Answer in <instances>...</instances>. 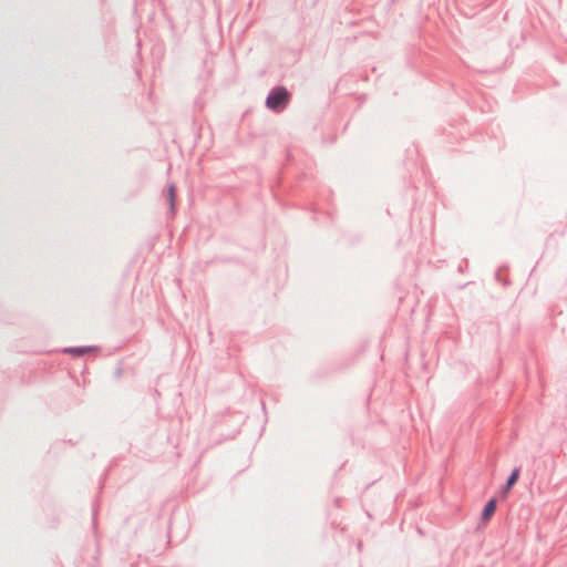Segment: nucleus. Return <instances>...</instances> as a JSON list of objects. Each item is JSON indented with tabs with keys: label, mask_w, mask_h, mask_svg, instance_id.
Returning <instances> with one entry per match:
<instances>
[{
	"label": "nucleus",
	"mask_w": 567,
	"mask_h": 567,
	"mask_svg": "<svg viewBox=\"0 0 567 567\" xmlns=\"http://www.w3.org/2000/svg\"><path fill=\"white\" fill-rule=\"evenodd\" d=\"M289 99L288 92L284 87H277L267 97V106L271 110L284 107Z\"/></svg>",
	"instance_id": "1"
},
{
	"label": "nucleus",
	"mask_w": 567,
	"mask_h": 567,
	"mask_svg": "<svg viewBox=\"0 0 567 567\" xmlns=\"http://www.w3.org/2000/svg\"><path fill=\"white\" fill-rule=\"evenodd\" d=\"M496 511V501L493 498V499H489L487 502V504L485 505V508L483 511V519L484 520H488L495 513Z\"/></svg>",
	"instance_id": "2"
},
{
	"label": "nucleus",
	"mask_w": 567,
	"mask_h": 567,
	"mask_svg": "<svg viewBox=\"0 0 567 567\" xmlns=\"http://www.w3.org/2000/svg\"><path fill=\"white\" fill-rule=\"evenodd\" d=\"M518 476H519V468H515L507 480V483L504 487V494H506L516 484Z\"/></svg>",
	"instance_id": "3"
},
{
	"label": "nucleus",
	"mask_w": 567,
	"mask_h": 567,
	"mask_svg": "<svg viewBox=\"0 0 567 567\" xmlns=\"http://www.w3.org/2000/svg\"><path fill=\"white\" fill-rule=\"evenodd\" d=\"M168 196H169L171 206L173 207L175 204V198H176V188L174 185H171L168 187Z\"/></svg>",
	"instance_id": "4"
},
{
	"label": "nucleus",
	"mask_w": 567,
	"mask_h": 567,
	"mask_svg": "<svg viewBox=\"0 0 567 567\" xmlns=\"http://www.w3.org/2000/svg\"><path fill=\"white\" fill-rule=\"evenodd\" d=\"M68 351L71 352V353H74V354H82V353L85 352V349L76 348V349H70Z\"/></svg>",
	"instance_id": "5"
}]
</instances>
